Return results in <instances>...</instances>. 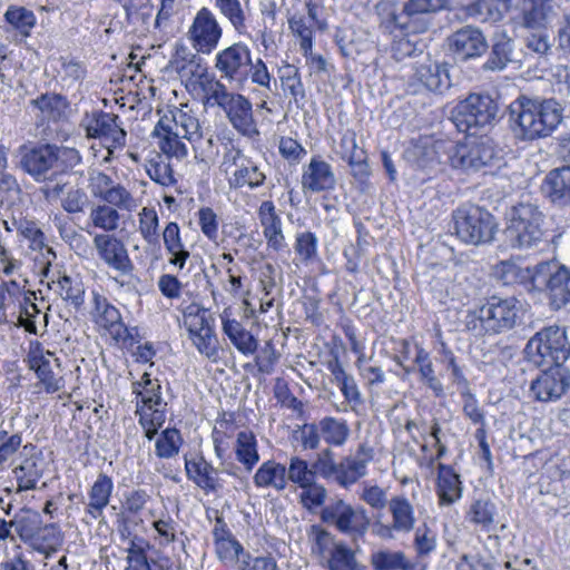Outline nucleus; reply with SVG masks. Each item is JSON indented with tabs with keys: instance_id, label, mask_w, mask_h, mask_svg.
<instances>
[{
	"instance_id": "obj_53",
	"label": "nucleus",
	"mask_w": 570,
	"mask_h": 570,
	"mask_svg": "<svg viewBox=\"0 0 570 570\" xmlns=\"http://www.w3.org/2000/svg\"><path fill=\"white\" fill-rule=\"evenodd\" d=\"M183 439L179 430L168 428L164 430L156 440V455L160 459H170L179 453Z\"/></svg>"
},
{
	"instance_id": "obj_39",
	"label": "nucleus",
	"mask_w": 570,
	"mask_h": 570,
	"mask_svg": "<svg viewBox=\"0 0 570 570\" xmlns=\"http://www.w3.org/2000/svg\"><path fill=\"white\" fill-rule=\"evenodd\" d=\"M513 0H474L469 7V14L482 22L501 21L509 11Z\"/></svg>"
},
{
	"instance_id": "obj_18",
	"label": "nucleus",
	"mask_w": 570,
	"mask_h": 570,
	"mask_svg": "<svg viewBox=\"0 0 570 570\" xmlns=\"http://www.w3.org/2000/svg\"><path fill=\"white\" fill-rule=\"evenodd\" d=\"M86 132L89 138L101 139L109 154L126 145L127 132L115 114L100 111L95 115L87 124Z\"/></svg>"
},
{
	"instance_id": "obj_1",
	"label": "nucleus",
	"mask_w": 570,
	"mask_h": 570,
	"mask_svg": "<svg viewBox=\"0 0 570 570\" xmlns=\"http://www.w3.org/2000/svg\"><path fill=\"white\" fill-rule=\"evenodd\" d=\"M515 137L534 140L550 136L562 121V107L556 99L518 97L509 107Z\"/></svg>"
},
{
	"instance_id": "obj_23",
	"label": "nucleus",
	"mask_w": 570,
	"mask_h": 570,
	"mask_svg": "<svg viewBox=\"0 0 570 570\" xmlns=\"http://www.w3.org/2000/svg\"><path fill=\"white\" fill-rule=\"evenodd\" d=\"M488 58L482 65L485 71H501L509 63L517 62L515 41L505 30H497L489 43Z\"/></svg>"
},
{
	"instance_id": "obj_22",
	"label": "nucleus",
	"mask_w": 570,
	"mask_h": 570,
	"mask_svg": "<svg viewBox=\"0 0 570 570\" xmlns=\"http://www.w3.org/2000/svg\"><path fill=\"white\" fill-rule=\"evenodd\" d=\"M553 14V0H524L514 23L525 30H548Z\"/></svg>"
},
{
	"instance_id": "obj_55",
	"label": "nucleus",
	"mask_w": 570,
	"mask_h": 570,
	"mask_svg": "<svg viewBox=\"0 0 570 570\" xmlns=\"http://www.w3.org/2000/svg\"><path fill=\"white\" fill-rule=\"evenodd\" d=\"M279 79L284 92H288L296 102L305 98L304 85L295 66H285Z\"/></svg>"
},
{
	"instance_id": "obj_63",
	"label": "nucleus",
	"mask_w": 570,
	"mask_h": 570,
	"mask_svg": "<svg viewBox=\"0 0 570 570\" xmlns=\"http://www.w3.org/2000/svg\"><path fill=\"white\" fill-rule=\"evenodd\" d=\"M414 548L417 553L414 560L420 561L436 549V535L425 524L415 529Z\"/></svg>"
},
{
	"instance_id": "obj_12",
	"label": "nucleus",
	"mask_w": 570,
	"mask_h": 570,
	"mask_svg": "<svg viewBox=\"0 0 570 570\" xmlns=\"http://www.w3.org/2000/svg\"><path fill=\"white\" fill-rule=\"evenodd\" d=\"M531 278L535 286H546L552 309L558 311L570 302V268L554 262H542L535 265Z\"/></svg>"
},
{
	"instance_id": "obj_14",
	"label": "nucleus",
	"mask_w": 570,
	"mask_h": 570,
	"mask_svg": "<svg viewBox=\"0 0 570 570\" xmlns=\"http://www.w3.org/2000/svg\"><path fill=\"white\" fill-rule=\"evenodd\" d=\"M27 362L47 393H56L65 386L62 376L55 372V367L60 368L59 358L52 352L45 350L39 342L31 344Z\"/></svg>"
},
{
	"instance_id": "obj_20",
	"label": "nucleus",
	"mask_w": 570,
	"mask_h": 570,
	"mask_svg": "<svg viewBox=\"0 0 570 570\" xmlns=\"http://www.w3.org/2000/svg\"><path fill=\"white\" fill-rule=\"evenodd\" d=\"M302 188L304 193H322L333 190L336 186V177L331 164L314 156L303 169Z\"/></svg>"
},
{
	"instance_id": "obj_36",
	"label": "nucleus",
	"mask_w": 570,
	"mask_h": 570,
	"mask_svg": "<svg viewBox=\"0 0 570 570\" xmlns=\"http://www.w3.org/2000/svg\"><path fill=\"white\" fill-rule=\"evenodd\" d=\"M163 240L165 249L169 254V264L183 269L190 257V253L183 243L177 223L170 222L167 224L163 232Z\"/></svg>"
},
{
	"instance_id": "obj_59",
	"label": "nucleus",
	"mask_w": 570,
	"mask_h": 570,
	"mask_svg": "<svg viewBox=\"0 0 570 570\" xmlns=\"http://www.w3.org/2000/svg\"><path fill=\"white\" fill-rule=\"evenodd\" d=\"M312 465L315 475L336 482L340 463L335 462L334 452L330 448L322 450Z\"/></svg>"
},
{
	"instance_id": "obj_9",
	"label": "nucleus",
	"mask_w": 570,
	"mask_h": 570,
	"mask_svg": "<svg viewBox=\"0 0 570 570\" xmlns=\"http://www.w3.org/2000/svg\"><path fill=\"white\" fill-rule=\"evenodd\" d=\"M448 156L453 168L468 173L492 167L501 160L500 151L487 135L464 144L451 145Z\"/></svg>"
},
{
	"instance_id": "obj_41",
	"label": "nucleus",
	"mask_w": 570,
	"mask_h": 570,
	"mask_svg": "<svg viewBox=\"0 0 570 570\" xmlns=\"http://www.w3.org/2000/svg\"><path fill=\"white\" fill-rule=\"evenodd\" d=\"M12 473L18 484V492L33 490L43 475L41 460L33 455L26 458L12 470Z\"/></svg>"
},
{
	"instance_id": "obj_15",
	"label": "nucleus",
	"mask_w": 570,
	"mask_h": 570,
	"mask_svg": "<svg viewBox=\"0 0 570 570\" xmlns=\"http://www.w3.org/2000/svg\"><path fill=\"white\" fill-rule=\"evenodd\" d=\"M189 39L197 52L209 55L218 46L223 28L208 8H202L189 28Z\"/></svg>"
},
{
	"instance_id": "obj_54",
	"label": "nucleus",
	"mask_w": 570,
	"mask_h": 570,
	"mask_svg": "<svg viewBox=\"0 0 570 570\" xmlns=\"http://www.w3.org/2000/svg\"><path fill=\"white\" fill-rule=\"evenodd\" d=\"M315 473L313 472V465L309 466L306 460L298 456H292L289 460L288 468H286V479L299 488H306L315 481Z\"/></svg>"
},
{
	"instance_id": "obj_57",
	"label": "nucleus",
	"mask_w": 570,
	"mask_h": 570,
	"mask_svg": "<svg viewBox=\"0 0 570 570\" xmlns=\"http://www.w3.org/2000/svg\"><path fill=\"white\" fill-rule=\"evenodd\" d=\"M197 351L212 362L219 360V343L215 330H206L199 336L190 337Z\"/></svg>"
},
{
	"instance_id": "obj_50",
	"label": "nucleus",
	"mask_w": 570,
	"mask_h": 570,
	"mask_svg": "<svg viewBox=\"0 0 570 570\" xmlns=\"http://www.w3.org/2000/svg\"><path fill=\"white\" fill-rule=\"evenodd\" d=\"M145 168L149 178L164 187H169L177 183L169 159L164 157V155L157 154L146 163Z\"/></svg>"
},
{
	"instance_id": "obj_37",
	"label": "nucleus",
	"mask_w": 570,
	"mask_h": 570,
	"mask_svg": "<svg viewBox=\"0 0 570 570\" xmlns=\"http://www.w3.org/2000/svg\"><path fill=\"white\" fill-rule=\"evenodd\" d=\"M3 18L8 26L7 30L14 31L23 38L30 37L32 29L37 24L35 12L23 6L10 4Z\"/></svg>"
},
{
	"instance_id": "obj_49",
	"label": "nucleus",
	"mask_w": 570,
	"mask_h": 570,
	"mask_svg": "<svg viewBox=\"0 0 570 570\" xmlns=\"http://www.w3.org/2000/svg\"><path fill=\"white\" fill-rule=\"evenodd\" d=\"M308 539L312 553L325 561L333 553L334 549H336L337 544L341 543L330 531L317 524L311 525Z\"/></svg>"
},
{
	"instance_id": "obj_21",
	"label": "nucleus",
	"mask_w": 570,
	"mask_h": 570,
	"mask_svg": "<svg viewBox=\"0 0 570 570\" xmlns=\"http://www.w3.org/2000/svg\"><path fill=\"white\" fill-rule=\"evenodd\" d=\"M94 245L99 257L111 268L121 274H129L134 266L121 240L109 234H97Z\"/></svg>"
},
{
	"instance_id": "obj_51",
	"label": "nucleus",
	"mask_w": 570,
	"mask_h": 570,
	"mask_svg": "<svg viewBox=\"0 0 570 570\" xmlns=\"http://www.w3.org/2000/svg\"><path fill=\"white\" fill-rule=\"evenodd\" d=\"M89 220L95 227L109 233L118 228L120 215L116 208L107 204L94 205L89 213Z\"/></svg>"
},
{
	"instance_id": "obj_40",
	"label": "nucleus",
	"mask_w": 570,
	"mask_h": 570,
	"mask_svg": "<svg viewBox=\"0 0 570 570\" xmlns=\"http://www.w3.org/2000/svg\"><path fill=\"white\" fill-rule=\"evenodd\" d=\"M253 481L257 488L272 487L282 491L287 485L286 466L274 460H268L258 468Z\"/></svg>"
},
{
	"instance_id": "obj_13",
	"label": "nucleus",
	"mask_w": 570,
	"mask_h": 570,
	"mask_svg": "<svg viewBox=\"0 0 570 570\" xmlns=\"http://www.w3.org/2000/svg\"><path fill=\"white\" fill-rule=\"evenodd\" d=\"M252 49L243 41L234 42L219 50L214 58V67L222 79L243 85L252 68Z\"/></svg>"
},
{
	"instance_id": "obj_64",
	"label": "nucleus",
	"mask_w": 570,
	"mask_h": 570,
	"mask_svg": "<svg viewBox=\"0 0 570 570\" xmlns=\"http://www.w3.org/2000/svg\"><path fill=\"white\" fill-rule=\"evenodd\" d=\"M89 205V197L81 188H70L61 199V207L72 215L83 214Z\"/></svg>"
},
{
	"instance_id": "obj_61",
	"label": "nucleus",
	"mask_w": 570,
	"mask_h": 570,
	"mask_svg": "<svg viewBox=\"0 0 570 570\" xmlns=\"http://www.w3.org/2000/svg\"><path fill=\"white\" fill-rule=\"evenodd\" d=\"M142 383L145 384V390L140 396V402L146 405L147 409L167 405L161 396V385L159 380L151 379L150 374L145 372L142 374Z\"/></svg>"
},
{
	"instance_id": "obj_56",
	"label": "nucleus",
	"mask_w": 570,
	"mask_h": 570,
	"mask_svg": "<svg viewBox=\"0 0 570 570\" xmlns=\"http://www.w3.org/2000/svg\"><path fill=\"white\" fill-rule=\"evenodd\" d=\"M56 174L73 169L81 163L80 153L72 147L52 145Z\"/></svg>"
},
{
	"instance_id": "obj_29",
	"label": "nucleus",
	"mask_w": 570,
	"mask_h": 570,
	"mask_svg": "<svg viewBox=\"0 0 570 570\" xmlns=\"http://www.w3.org/2000/svg\"><path fill=\"white\" fill-rule=\"evenodd\" d=\"M543 191L556 206H570V166L552 169L544 178Z\"/></svg>"
},
{
	"instance_id": "obj_38",
	"label": "nucleus",
	"mask_w": 570,
	"mask_h": 570,
	"mask_svg": "<svg viewBox=\"0 0 570 570\" xmlns=\"http://www.w3.org/2000/svg\"><path fill=\"white\" fill-rule=\"evenodd\" d=\"M389 511L392 515L393 528L396 532L410 533L414 530V508L406 497H393L389 501Z\"/></svg>"
},
{
	"instance_id": "obj_30",
	"label": "nucleus",
	"mask_w": 570,
	"mask_h": 570,
	"mask_svg": "<svg viewBox=\"0 0 570 570\" xmlns=\"http://www.w3.org/2000/svg\"><path fill=\"white\" fill-rule=\"evenodd\" d=\"M112 491V479L105 473H99L96 481L88 491L89 502L85 509L86 513L92 520H99L104 518V510L110 502Z\"/></svg>"
},
{
	"instance_id": "obj_27",
	"label": "nucleus",
	"mask_w": 570,
	"mask_h": 570,
	"mask_svg": "<svg viewBox=\"0 0 570 570\" xmlns=\"http://www.w3.org/2000/svg\"><path fill=\"white\" fill-rule=\"evenodd\" d=\"M94 305L92 316L97 325L107 330L112 337H122L128 334L120 312L106 297L94 293Z\"/></svg>"
},
{
	"instance_id": "obj_3",
	"label": "nucleus",
	"mask_w": 570,
	"mask_h": 570,
	"mask_svg": "<svg viewBox=\"0 0 570 570\" xmlns=\"http://www.w3.org/2000/svg\"><path fill=\"white\" fill-rule=\"evenodd\" d=\"M504 242L520 250L539 248L546 243L544 214L532 203H519L505 214Z\"/></svg>"
},
{
	"instance_id": "obj_8",
	"label": "nucleus",
	"mask_w": 570,
	"mask_h": 570,
	"mask_svg": "<svg viewBox=\"0 0 570 570\" xmlns=\"http://www.w3.org/2000/svg\"><path fill=\"white\" fill-rule=\"evenodd\" d=\"M321 520L348 535L356 550L361 549L358 541L365 537L371 524V519L363 507H353L342 499L326 504L321 511Z\"/></svg>"
},
{
	"instance_id": "obj_45",
	"label": "nucleus",
	"mask_w": 570,
	"mask_h": 570,
	"mask_svg": "<svg viewBox=\"0 0 570 570\" xmlns=\"http://www.w3.org/2000/svg\"><path fill=\"white\" fill-rule=\"evenodd\" d=\"M322 440L332 446H342L347 441L351 430L345 420L325 416L318 421Z\"/></svg>"
},
{
	"instance_id": "obj_4",
	"label": "nucleus",
	"mask_w": 570,
	"mask_h": 570,
	"mask_svg": "<svg viewBox=\"0 0 570 570\" xmlns=\"http://www.w3.org/2000/svg\"><path fill=\"white\" fill-rule=\"evenodd\" d=\"M498 102L489 95L471 94L451 111V121L468 136L485 135L497 121Z\"/></svg>"
},
{
	"instance_id": "obj_52",
	"label": "nucleus",
	"mask_w": 570,
	"mask_h": 570,
	"mask_svg": "<svg viewBox=\"0 0 570 570\" xmlns=\"http://www.w3.org/2000/svg\"><path fill=\"white\" fill-rule=\"evenodd\" d=\"M87 76V67L83 62L60 58V69L58 77L60 78L62 87L71 88L76 83H81Z\"/></svg>"
},
{
	"instance_id": "obj_2",
	"label": "nucleus",
	"mask_w": 570,
	"mask_h": 570,
	"mask_svg": "<svg viewBox=\"0 0 570 570\" xmlns=\"http://www.w3.org/2000/svg\"><path fill=\"white\" fill-rule=\"evenodd\" d=\"M523 315L521 302L515 297L491 296L468 312L465 326L475 336H494L520 326Z\"/></svg>"
},
{
	"instance_id": "obj_46",
	"label": "nucleus",
	"mask_w": 570,
	"mask_h": 570,
	"mask_svg": "<svg viewBox=\"0 0 570 570\" xmlns=\"http://www.w3.org/2000/svg\"><path fill=\"white\" fill-rule=\"evenodd\" d=\"M56 286L55 291L59 296L69 302L76 308H79L85 302V287L81 279L78 276H69L62 274L58 276L57 281H52Z\"/></svg>"
},
{
	"instance_id": "obj_26",
	"label": "nucleus",
	"mask_w": 570,
	"mask_h": 570,
	"mask_svg": "<svg viewBox=\"0 0 570 570\" xmlns=\"http://www.w3.org/2000/svg\"><path fill=\"white\" fill-rule=\"evenodd\" d=\"M226 158L230 159L233 165L237 167L229 185L233 188H242L248 186L254 189L262 186L266 179L264 173L250 159L243 156L242 150L234 149L226 154Z\"/></svg>"
},
{
	"instance_id": "obj_35",
	"label": "nucleus",
	"mask_w": 570,
	"mask_h": 570,
	"mask_svg": "<svg viewBox=\"0 0 570 570\" xmlns=\"http://www.w3.org/2000/svg\"><path fill=\"white\" fill-rule=\"evenodd\" d=\"M498 509L495 503L485 495L474 498L466 511L465 519L469 523L479 527L483 531L494 529Z\"/></svg>"
},
{
	"instance_id": "obj_6",
	"label": "nucleus",
	"mask_w": 570,
	"mask_h": 570,
	"mask_svg": "<svg viewBox=\"0 0 570 570\" xmlns=\"http://www.w3.org/2000/svg\"><path fill=\"white\" fill-rule=\"evenodd\" d=\"M207 101L213 100L226 114L230 125L240 135L254 138L259 135L253 116L252 102L240 94L228 91L222 81H212Z\"/></svg>"
},
{
	"instance_id": "obj_47",
	"label": "nucleus",
	"mask_w": 570,
	"mask_h": 570,
	"mask_svg": "<svg viewBox=\"0 0 570 570\" xmlns=\"http://www.w3.org/2000/svg\"><path fill=\"white\" fill-rule=\"evenodd\" d=\"M215 7L239 36L248 33L247 17L239 0H214Z\"/></svg>"
},
{
	"instance_id": "obj_25",
	"label": "nucleus",
	"mask_w": 570,
	"mask_h": 570,
	"mask_svg": "<svg viewBox=\"0 0 570 570\" xmlns=\"http://www.w3.org/2000/svg\"><path fill=\"white\" fill-rule=\"evenodd\" d=\"M185 470L188 480L206 493H216L223 488L218 469L203 455L191 460L185 459Z\"/></svg>"
},
{
	"instance_id": "obj_31",
	"label": "nucleus",
	"mask_w": 570,
	"mask_h": 570,
	"mask_svg": "<svg viewBox=\"0 0 570 570\" xmlns=\"http://www.w3.org/2000/svg\"><path fill=\"white\" fill-rule=\"evenodd\" d=\"M170 125L171 121L165 116L157 122L153 134L160 138L159 148L165 155L164 157L167 159L170 157L181 159L187 156V147L181 141L183 136L180 135V130L178 128H171Z\"/></svg>"
},
{
	"instance_id": "obj_43",
	"label": "nucleus",
	"mask_w": 570,
	"mask_h": 570,
	"mask_svg": "<svg viewBox=\"0 0 570 570\" xmlns=\"http://www.w3.org/2000/svg\"><path fill=\"white\" fill-rule=\"evenodd\" d=\"M235 454L237 461L244 465L247 472L259 461L256 436L252 431L243 430L236 435Z\"/></svg>"
},
{
	"instance_id": "obj_5",
	"label": "nucleus",
	"mask_w": 570,
	"mask_h": 570,
	"mask_svg": "<svg viewBox=\"0 0 570 570\" xmlns=\"http://www.w3.org/2000/svg\"><path fill=\"white\" fill-rule=\"evenodd\" d=\"M523 353L537 366H563L570 358L567 328L559 325L542 327L528 341Z\"/></svg>"
},
{
	"instance_id": "obj_44",
	"label": "nucleus",
	"mask_w": 570,
	"mask_h": 570,
	"mask_svg": "<svg viewBox=\"0 0 570 570\" xmlns=\"http://www.w3.org/2000/svg\"><path fill=\"white\" fill-rule=\"evenodd\" d=\"M41 523L40 513L31 509L23 510L21 514L10 521L11 528H14L17 534L24 543L38 540Z\"/></svg>"
},
{
	"instance_id": "obj_19",
	"label": "nucleus",
	"mask_w": 570,
	"mask_h": 570,
	"mask_svg": "<svg viewBox=\"0 0 570 570\" xmlns=\"http://www.w3.org/2000/svg\"><path fill=\"white\" fill-rule=\"evenodd\" d=\"M20 166L37 181L53 180L57 174L52 145L46 144L24 151Z\"/></svg>"
},
{
	"instance_id": "obj_24",
	"label": "nucleus",
	"mask_w": 570,
	"mask_h": 570,
	"mask_svg": "<svg viewBox=\"0 0 570 570\" xmlns=\"http://www.w3.org/2000/svg\"><path fill=\"white\" fill-rule=\"evenodd\" d=\"M373 460V449L365 443L358 445L354 455L344 456L340 461L336 483L343 488L355 484L366 475L367 464Z\"/></svg>"
},
{
	"instance_id": "obj_42",
	"label": "nucleus",
	"mask_w": 570,
	"mask_h": 570,
	"mask_svg": "<svg viewBox=\"0 0 570 570\" xmlns=\"http://www.w3.org/2000/svg\"><path fill=\"white\" fill-rule=\"evenodd\" d=\"M376 9L380 16V28L386 33H393L396 29L407 30L410 29V22L414 20L412 14H407L405 4L400 12L389 2L379 3Z\"/></svg>"
},
{
	"instance_id": "obj_17",
	"label": "nucleus",
	"mask_w": 570,
	"mask_h": 570,
	"mask_svg": "<svg viewBox=\"0 0 570 570\" xmlns=\"http://www.w3.org/2000/svg\"><path fill=\"white\" fill-rule=\"evenodd\" d=\"M570 389V371L564 366H548L534 381L530 391L540 402H556Z\"/></svg>"
},
{
	"instance_id": "obj_32",
	"label": "nucleus",
	"mask_w": 570,
	"mask_h": 570,
	"mask_svg": "<svg viewBox=\"0 0 570 570\" xmlns=\"http://www.w3.org/2000/svg\"><path fill=\"white\" fill-rule=\"evenodd\" d=\"M463 492L460 475L452 466L439 463L436 494L440 505H451L461 499Z\"/></svg>"
},
{
	"instance_id": "obj_28",
	"label": "nucleus",
	"mask_w": 570,
	"mask_h": 570,
	"mask_svg": "<svg viewBox=\"0 0 570 570\" xmlns=\"http://www.w3.org/2000/svg\"><path fill=\"white\" fill-rule=\"evenodd\" d=\"M258 217L263 226V234L267 240L268 247L276 252L284 250L287 247L282 230V219L276 214L275 205L271 200H265L258 208Z\"/></svg>"
},
{
	"instance_id": "obj_10",
	"label": "nucleus",
	"mask_w": 570,
	"mask_h": 570,
	"mask_svg": "<svg viewBox=\"0 0 570 570\" xmlns=\"http://www.w3.org/2000/svg\"><path fill=\"white\" fill-rule=\"evenodd\" d=\"M412 71L405 82V91L410 95H425L429 92L443 95L452 86L450 67L446 62L426 57L416 61Z\"/></svg>"
},
{
	"instance_id": "obj_33",
	"label": "nucleus",
	"mask_w": 570,
	"mask_h": 570,
	"mask_svg": "<svg viewBox=\"0 0 570 570\" xmlns=\"http://www.w3.org/2000/svg\"><path fill=\"white\" fill-rule=\"evenodd\" d=\"M374 570H426V564L420 560H409L403 551L389 549L379 550L371 554Z\"/></svg>"
},
{
	"instance_id": "obj_34",
	"label": "nucleus",
	"mask_w": 570,
	"mask_h": 570,
	"mask_svg": "<svg viewBox=\"0 0 570 570\" xmlns=\"http://www.w3.org/2000/svg\"><path fill=\"white\" fill-rule=\"evenodd\" d=\"M224 334L232 344L244 355H252L256 352L258 343L254 335L247 331L238 321L230 320L226 311L222 314Z\"/></svg>"
},
{
	"instance_id": "obj_7",
	"label": "nucleus",
	"mask_w": 570,
	"mask_h": 570,
	"mask_svg": "<svg viewBox=\"0 0 570 570\" xmlns=\"http://www.w3.org/2000/svg\"><path fill=\"white\" fill-rule=\"evenodd\" d=\"M454 234L465 244L481 245L493 240L497 223L493 215L475 205H464L452 214Z\"/></svg>"
},
{
	"instance_id": "obj_62",
	"label": "nucleus",
	"mask_w": 570,
	"mask_h": 570,
	"mask_svg": "<svg viewBox=\"0 0 570 570\" xmlns=\"http://www.w3.org/2000/svg\"><path fill=\"white\" fill-rule=\"evenodd\" d=\"M101 200L107 205L119 209H131L135 206V199L131 194L120 184L112 185L109 190L102 194Z\"/></svg>"
},
{
	"instance_id": "obj_60",
	"label": "nucleus",
	"mask_w": 570,
	"mask_h": 570,
	"mask_svg": "<svg viewBox=\"0 0 570 570\" xmlns=\"http://www.w3.org/2000/svg\"><path fill=\"white\" fill-rule=\"evenodd\" d=\"M318 239L312 232L297 233L294 249L303 262H311L317 257Z\"/></svg>"
},
{
	"instance_id": "obj_48",
	"label": "nucleus",
	"mask_w": 570,
	"mask_h": 570,
	"mask_svg": "<svg viewBox=\"0 0 570 570\" xmlns=\"http://www.w3.org/2000/svg\"><path fill=\"white\" fill-rule=\"evenodd\" d=\"M358 551L356 546L352 549L341 541L326 560L328 570H366V567L356 559Z\"/></svg>"
},
{
	"instance_id": "obj_11",
	"label": "nucleus",
	"mask_w": 570,
	"mask_h": 570,
	"mask_svg": "<svg viewBox=\"0 0 570 570\" xmlns=\"http://www.w3.org/2000/svg\"><path fill=\"white\" fill-rule=\"evenodd\" d=\"M198 53L199 52H193L184 43L176 42L175 51L165 70L177 73L179 78L186 82V88H195L196 85H200L208 96L210 82L218 80L208 73L207 65Z\"/></svg>"
},
{
	"instance_id": "obj_58",
	"label": "nucleus",
	"mask_w": 570,
	"mask_h": 570,
	"mask_svg": "<svg viewBox=\"0 0 570 570\" xmlns=\"http://www.w3.org/2000/svg\"><path fill=\"white\" fill-rule=\"evenodd\" d=\"M159 218L154 208L144 207L139 214V232L148 244H157Z\"/></svg>"
},
{
	"instance_id": "obj_16",
	"label": "nucleus",
	"mask_w": 570,
	"mask_h": 570,
	"mask_svg": "<svg viewBox=\"0 0 570 570\" xmlns=\"http://www.w3.org/2000/svg\"><path fill=\"white\" fill-rule=\"evenodd\" d=\"M448 41L453 58L461 62L480 58L489 48L483 32L473 26H464L454 31Z\"/></svg>"
}]
</instances>
